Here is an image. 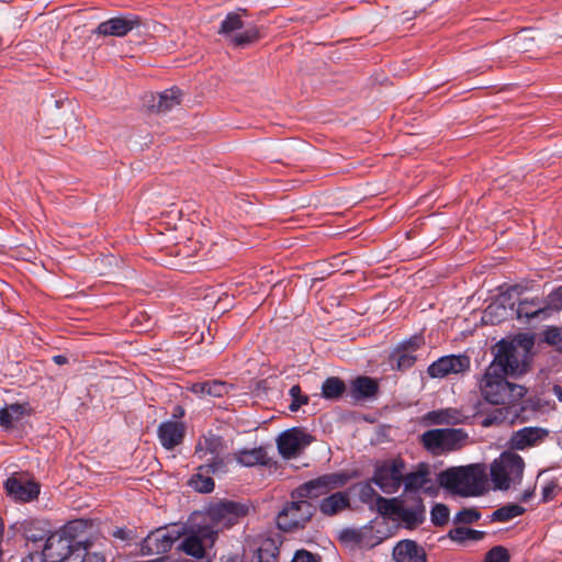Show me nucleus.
<instances>
[{
  "label": "nucleus",
  "mask_w": 562,
  "mask_h": 562,
  "mask_svg": "<svg viewBox=\"0 0 562 562\" xmlns=\"http://www.w3.org/2000/svg\"><path fill=\"white\" fill-rule=\"evenodd\" d=\"M507 375L486 368L477 382L482 398L495 406L510 407L518 404L527 393L524 385L507 381Z\"/></svg>",
  "instance_id": "f257e3e1"
},
{
  "label": "nucleus",
  "mask_w": 562,
  "mask_h": 562,
  "mask_svg": "<svg viewBox=\"0 0 562 562\" xmlns=\"http://www.w3.org/2000/svg\"><path fill=\"white\" fill-rule=\"evenodd\" d=\"M438 483L461 496H477L486 490V473L482 464L449 468L438 474Z\"/></svg>",
  "instance_id": "f03ea898"
},
{
  "label": "nucleus",
  "mask_w": 562,
  "mask_h": 562,
  "mask_svg": "<svg viewBox=\"0 0 562 562\" xmlns=\"http://www.w3.org/2000/svg\"><path fill=\"white\" fill-rule=\"evenodd\" d=\"M86 528L83 520L68 522L60 533H50L40 553L44 562H61L70 557L76 558L80 541L78 533Z\"/></svg>",
  "instance_id": "7ed1b4c3"
},
{
  "label": "nucleus",
  "mask_w": 562,
  "mask_h": 562,
  "mask_svg": "<svg viewBox=\"0 0 562 562\" xmlns=\"http://www.w3.org/2000/svg\"><path fill=\"white\" fill-rule=\"evenodd\" d=\"M376 505L382 516L400 521L408 529L416 528L425 519V505L420 497L404 501L378 496Z\"/></svg>",
  "instance_id": "20e7f679"
},
{
  "label": "nucleus",
  "mask_w": 562,
  "mask_h": 562,
  "mask_svg": "<svg viewBox=\"0 0 562 562\" xmlns=\"http://www.w3.org/2000/svg\"><path fill=\"white\" fill-rule=\"evenodd\" d=\"M494 359L487 368L507 376L521 375L527 371V350L514 342L499 341L493 348Z\"/></svg>",
  "instance_id": "39448f33"
},
{
  "label": "nucleus",
  "mask_w": 562,
  "mask_h": 562,
  "mask_svg": "<svg viewBox=\"0 0 562 562\" xmlns=\"http://www.w3.org/2000/svg\"><path fill=\"white\" fill-rule=\"evenodd\" d=\"M525 469L524 459L512 451L501 454L491 465L492 482L497 490H508L510 485L521 482Z\"/></svg>",
  "instance_id": "423d86ee"
},
{
  "label": "nucleus",
  "mask_w": 562,
  "mask_h": 562,
  "mask_svg": "<svg viewBox=\"0 0 562 562\" xmlns=\"http://www.w3.org/2000/svg\"><path fill=\"white\" fill-rule=\"evenodd\" d=\"M378 526L379 524L372 520L360 528H344L338 533V540L350 550L372 549L386 538L385 532ZM380 526L383 527V522Z\"/></svg>",
  "instance_id": "0eeeda50"
},
{
  "label": "nucleus",
  "mask_w": 562,
  "mask_h": 562,
  "mask_svg": "<svg viewBox=\"0 0 562 562\" xmlns=\"http://www.w3.org/2000/svg\"><path fill=\"white\" fill-rule=\"evenodd\" d=\"M468 440V434L460 428L430 429L422 435L424 447L434 454L461 449Z\"/></svg>",
  "instance_id": "6e6552de"
},
{
  "label": "nucleus",
  "mask_w": 562,
  "mask_h": 562,
  "mask_svg": "<svg viewBox=\"0 0 562 562\" xmlns=\"http://www.w3.org/2000/svg\"><path fill=\"white\" fill-rule=\"evenodd\" d=\"M406 464L402 458H391L378 461L371 481L383 493H396L404 481Z\"/></svg>",
  "instance_id": "1a4fd4ad"
},
{
  "label": "nucleus",
  "mask_w": 562,
  "mask_h": 562,
  "mask_svg": "<svg viewBox=\"0 0 562 562\" xmlns=\"http://www.w3.org/2000/svg\"><path fill=\"white\" fill-rule=\"evenodd\" d=\"M244 21L237 12H229L222 21L218 34L223 35L231 45L235 47H245L257 42L260 38L259 29L251 25L241 32Z\"/></svg>",
  "instance_id": "9d476101"
},
{
  "label": "nucleus",
  "mask_w": 562,
  "mask_h": 562,
  "mask_svg": "<svg viewBox=\"0 0 562 562\" xmlns=\"http://www.w3.org/2000/svg\"><path fill=\"white\" fill-rule=\"evenodd\" d=\"M314 505L303 498H292L277 518L278 527L286 532L303 528L314 515Z\"/></svg>",
  "instance_id": "9b49d317"
},
{
  "label": "nucleus",
  "mask_w": 562,
  "mask_h": 562,
  "mask_svg": "<svg viewBox=\"0 0 562 562\" xmlns=\"http://www.w3.org/2000/svg\"><path fill=\"white\" fill-rule=\"evenodd\" d=\"M347 477L340 473H329L310 480L299 487L292 494V498L313 499L328 494L330 491L345 485Z\"/></svg>",
  "instance_id": "f8f14e48"
},
{
  "label": "nucleus",
  "mask_w": 562,
  "mask_h": 562,
  "mask_svg": "<svg viewBox=\"0 0 562 562\" xmlns=\"http://www.w3.org/2000/svg\"><path fill=\"white\" fill-rule=\"evenodd\" d=\"M246 507L235 502H222L211 506L207 510V517L210 519V530L213 531V536L227 529L235 524L238 519L246 514Z\"/></svg>",
  "instance_id": "ddd939ff"
},
{
  "label": "nucleus",
  "mask_w": 562,
  "mask_h": 562,
  "mask_svg": "<svg viewBox=\"0 0 562 562\" xmlns=\"http://www.w3.org/2000/svg\"><path fill=\"white\" fill-rule=\"evenodd\" d=\"M314 441V437L303 428L293 427L281 432L277 439L278 450L285 459L297 457Z\"/></svg>",
  "instance_id": "4468645a"
},
{
  "label": "nucleus",
  "mask_w": 562,
  "mask_h": 562,
  "mask_svg": "<svg viewBox=\"0 0 562 562\" xmlns=\"http://www.w3.org/2000/svg\"><path fill=\"white\" fill-rule=\"evenodd\" d=\"M180 532L167 527L151 531L140 543L143 555H162L167 553L179 539Z\"/></svg>",
  "instance_id": "2eb2a0df"
},
{
  "label": "nucleus",
  "mask_w": 562,
  "mask_h": 562,
  "mask_svg": "<svg viewBox=\"0 0 562 562\" xmlns=\"http://www.w3.org/2000/svg\"><path fill=\"white\" fill-rule=\"evenodd\" d=\"M222 451V438L215 435L203 436L195 447V456L210 462L207 467L212 472H216L224 468V462L220 458Z\"/></svg>",
  "instance_id": "dca6fc26"
},
{
  "label": "nucleus",
  "mask_w": 562,
  "mask_h": 562,
  "mask_svg": "<svg viewBox=\"0 0 562 562\" xmlns=\"http://www.w3.org/2000/svg\"><path fill=\"white\" fill-rule=\"evenodd\" d=\"M470 368V359L467 356H445L439 358L437 361L432 362L428 369L427 373L431 378H445L449 374H458L465 372Z\"/></svg>",
  "instance_id": "f3484780"
},
{
  "label": "nucleus",
  "mask_w": 562,
  "mask_h": 562,
  "mask_svg": "<svg viewBox=\"0 0 562 562\" xmlns=\"http://www.w3.org/2000/svg\"><path fill=\"white\" fill-rule=\"evenodd\" d=\"M214 540L213 531L203 527L196 532L186 535L179 544V549L188 555L202 559L205 554V542L209 541L213 543Z\"/></svg>",
  "instance_id": "a211bd4d"
},
{
  "label": "nucleus",
  "mask_w": 562,
  "mask_h": 562,
  "mask_svg": "<svg viewBox=\"0 0 562 562\" xmlns=\"http://www.w3.org/2000/svg\"><path fill=\"white\" fill-rule=\"evenodd\" d=\"M139 24L136 15L116 16L99 24L97 32L104 36H125Z\"/></svg>",
  "instance_id": "6ab92c4d"
},
{
  "label": "nucleus",
  "mask_w": 562,
  "mask_h": 562,
  "mask_svg": "<svg viewBox=\"0 0 562 562\" xmlns=\"http://www.w3.org/2000/svg\"><path fill=\"white\" fill-rule=\"evenodd\" d=\"M9 496L21 502H31L40 494L38 484L11 476L4 483Z\"/></svg>",
  "instance_id": "aec40b11"
},
{
  "label": "nucleus",
  "mask_w": 562,
  "mask_h": 562,
  "mask_svg": "<svg viewBox=\"0 0 562 562\" xmlns=\"http://www.w3.org/2000/svg\"><path fill=\"white\" fill-rule=\"evenodd\" d=\"M157 434L162 447L167 450H172L182 443L186 426L183 423L168 420L159 425Z\"/></svg>",
  "instance_id": "412c9836"
},
{
  "label": "nucleus",
  "mask_w": 562,
  "mask_h": 562,
  "mask_svg": "<svg viewBox=\"0 0 562 562\" xmlns=\"http://www.w3.org/2000/svg\"><path fill=\"white\" fill-rule=\"evenodd\" d=\"M393 557L396 562H426L424 549L413 540L400 541L393 550Z\"/></svg>",
  "instance_id": "4be33fe9"
},
{
  "label": "nucleus",
  "mask_w": 562,
  "mask_h": 562,
  "mask_svg": "<svg viewBox=\"0 0 562 562\" xmlns=\"http://www.w3.org/2000/svg\"><path fill=\"white\" fill-rule=\"evenodd\" d=\"M547 435L548 431L546 429L539 427H525L513 435L510 442L514 448L522 450L543 440Z\"/></svg>",
  "instance_id": "5701e85b"
},
{
  "label": "nucleus",
  "mask_w": 562,
  "mask_h": 562,
  "mask_svg": "<svg viewBox=\"0 0 562 562\" xmlns=\"http://www.w3.org/2000/svg\"><path fill=\"white\" fill-rule=\"evenodd\" d=\"M349 507L350 497L347 492L333 493L319 503V510L325 516H335Z\"/></svg>",
  "instance_id": "b1692460"
},
{
  "label": "nucleus",
  "mask_w": 562,
  "mask_h": 562,
  "mask_svg": "<svg viewBox=\"0 0 562 562\" xmlns=\"http://www.w3.org/2000/svg\"><path fill=\"white\" fill-rule=\"evenodd\" d=\"M31 413L32 408L27 402L9 404L0 409V426L7 429L11 428L14 423Z\"/></svg>",
  "instance_id": "393cba45"
},
{
  "label": "nucleus",
  "mask_w": 562,
  "mask_h": 562,
  "mask_svg": "<svg viewBox=\"0 0 562 562\" xmlns=\"http://www.w3.org/2000/svg\"><path fill=\"white\" fill-rule=\"evenodd\" d=\"M21 530L24 538L33 543L46 541L50 530L45 520L26 519L21 524Z\"/></svg>",
  "instance_id": "a878e982"
},
{
  "label": "nucleus",
  "mask_w": 562,
  "mask_h": 562,
  "mask_svg": "<svg viewBox=\"0 0 562 562\" xmlns=\"http://www.w3.org/2000/svg\"><path fill=\"white\" fill-rule=\"evenodd\" d=\"M465 415L458 408H443L428 412L426 419L432 425H458L462 424Z\"/></svg>",
  "instance_id": "bb28decb"
},
{
  "label": "nucleus",
  "mask_w": 562,
  "mask_h": 562,
  "mask_svg": "<svg viewBox=\"0 0 562 562\" xmlns=\"http://www.w3.org/2000/svg\"><path fill=\"white\" fill-rule=\"evenodd\" d=\"M76 560L80 562H106V554L101 543H95L90 540H81L79 548L76 549Z\"/></svg>",
  "instance_id": "cd10ccee"
},
{
  "label": "nucleus",
  "mask_w": 562,
  "mask_h": 562,
  "mask_svg": "<svg viewBox=\"0 0 562 562\" xmlns=\"http://www.w3.org/2000/svg\"><path fill=\"white\" fill-rule=\"evenodd\" d=\"M406 491H418V490H425L427 491L428 484L431 483V480L429 477V468L428 465L422 463L418 465L417 470L414 472H411L408 474L404 473V481Z\"/></svg>",
  "instance_id": "c85d7f7f"
},
{
  "label": "nucleus",
  "mask_w": 562,
  "mask_h": 562,
  "mask_svg": "<svg viewBox=\"0 0 562 562\" xmlns=\"http://www.w3.org/2000/svg\"><path fill=\"white\" fill-rule=\"evenodd\" d=\"M516 313L519 319L544 318L548 316V306L539 299L524 300L519 302Z\"/></svg>",
  "instance_id": "c756f323"
},
{
  "label": "nucleus",
  "mask_w": 562,
  "mask_h": 562,
  "mask_svg": "<svg viewBox=\"0 0 562 562\" xmlns=\"http://www.w3.org/2000/svg\"><path fill=\"white\" fill-rule=\"evenodd\" d=\"M418 346L419 342L417 341V338H415L414 340H409L407 346H404L402 349H397L391 356V361L392 363H395L397 370H406L415 363L416 357L412 352L415 351Z\"/></svg>",
  "instance_id": "7c9ffc66"
},
{
  "label": "nucleus",
  "mask_w": 562,
  "mask_h": 562,
  "mask_svg": "<svg viewBox=\"0 0 562 562\" xmlns=\"http://www.w3.org/2000/svg\"><path fill=\"white\" fill-rule=\"evenodd\" d=\"M251 562H279V547L271 538L261 540L256 549Z\"/></svg>",
  "instance_id": "2f4dec72"
},
{
  "label": "nucleus",
  "mask_w": 562,
  "mask_h": 562,
  "mask_svg": "<svg viewBox=\"0 0 562 562\" xmlns=\"http://www.w3.org/2000/svg\"><path fill=\"white\" fill-rule=\"evenodd\" d=\"M157 103L153 104L158 112H167L180 104L181 91L178 88L167 89L157 95Z\"/></svg>",
  "instance_id": "473e14b6"
},
{
  "label": "nucleus",
  "mask_w": 562,
  "mask_h": 562,
  "mask_svg": "<svg viewBox=\"0 0 562 562\" xmlns=\"http://www.w3.org/2000/svg\"><path fill=\"white\" fill-rule=\"evenodd\" d=\"M378 390L376 381L369 376H359L352 382V393L356 398L374 396Z\"/></svg>",
  "instance_id": "72a5a7b5"
},
{
  "label": "nucleus",
  "mask_w": 562,
  "mask_h": 562,
  "mask_svg": "<svg viewBox=\"0 0 562 562\" xmlns=\"http://www.w3.org/2000/svg\"><path fill=\"white\" fill-rule=\"evenodd\" d=\"M525 513V508L517 504H507L496 510H494L491 515L492 521L506 522L509 521Z\"/></svg>",
  "instance_id": "f704fd0d"
},
{
  "label": "nucleus",
  "mask_w": 562,
  "mask_h": 562,
  "mask_svg": "<svg viewBox=\"0 0 562 562\" xmlns=\"http://www.w3.org/2000/svg\"><path fill=\"white\" fill-rule=\"evenodd\" d=\"M267 459L266 451L262 448L243 450L237 456V461L245 467L265 464Z\"/></svg>",
  "instance_id": "c9c22d12"
},
{
  "label": "nucleus",
  "mask_w": 562,
  "mask_h": 562,
  "mask_svg": "<svg viewBox=\"0 0 562 562\" xmlns=\"http://www.w3.org/2000/svg\"><path fill=\"white\" fill-rule=\"evenodd\" d=\"M345 383L339 378H328L322 385V395L325 398H337L345 392Z\"/></svg>",
  "instance_id": "e433bc0d"
},
{
  "label": "nucleus",
  "mask_w": 562,
  "mask_h": 562,
  "mask_svg": "<svg viewBox=\"0 0 562 562\" xmlns=\"http://www.w3.org/2000/svg\"><path fill=\"white\" fill-rule=\"evenodd\" d=\"M485 532L480 530L470 529L467 527H457L449 531V537L457 542H464L467 540H481Z\"/></svg>",
  "instance_id": "4c0bfd02"
},
{
  "label": "nucleus",
  "mask_w": 562,
  "mask_h": 562,
  "mask_svg": "<svg viewBox=\"0 0 562 562\" xmlns=\"http://www.w3.org/2000/svg\"><path fill=\"white\" fill-rule=\"evenodd\" d=\"M205 396L222 397L228 394L231 386L223 381L212 380L204 381Z\"/></svg>",
  "instance_id": "58836bf2"
},
{
  "label": "nucleus",
  "mask_w": 562,
  "mask_h": 562,
  "mask_svg": "<svg viewBox=\"0 0 562 562\" xmlns=\"http://www.w3.org/2000/svg\"><path fill=\"white\" fill-rule=\"evenodd\" d=\"M435 526H443L449 520V508L443 504H436L430 513Z\"/></svg>",
  "instance_id": "ea45409f"
},
{
  "label": "nucleus",
  "mask_w": 562,
  "mask_h": 562,
  "mask_svg": "<svg viewBox=\"0 0 562 562\" xmlns=\"http://www.w3.org/2000/svg\"><path fill=\"white\" fill-rule=\"evenodd\" d=\"M480 518H481V514L475 508H463L456 515L454 522L456 524H472L474 521H477Z\"/></svg>",
  "instance_id": "a19ab883"
},
{
  "label": "nucleus",
  "mask_w": 562,
  "mask_h": 562,
  "mask_svg": "<svg viewBox=\"0 0 562 562\" xmlns=\"http://www.w3.org/2000/svg\"><path fill=\"white\" fill-rule=\"evenodd\" d=\"M290 395L292 397V403L290 404L289 408L292 412H296L302 405H305L308 402V397L301 394L300 385H293L290 389Z\"/></svg>",
  "instance_id": "79ce46f5"
},
{
  "label": "nucleus",
  "mask_w": 562,
  "mask_h": 562,
  "mask_svg": "<svg viewBox=\"0 0 562 562\" xmlns=\"http://www.w3.org/2000/svg\"><path fill=\"white\" fill-rule=\"evenodd\" d=\"M193 487L202 493L212 492L214 488V481L211 477H203L198 474L191 480Z\"/></svg>",
  "instance_id": "37998d69"
},
{
  "label": "nucleus",
  "mask_w": 562,
  "mask_h": 562,
  "mask_svg": "<svg viewBox=\"0 0 562 562\" xmlns=\"http://www.w3.org/2000/svg\"><path fill=\"white\" fill-rule=\"evenodd\" d=\"M485 562H509V553L504 547H494L487 552Z\"/></svg>",
  "instance_id": "c03bdc74"
},
{
  "label": "nucleus",
  "mask_w": 562,
  "mask_h": 562,
  "mask_svg": "<svg viewBox=\"0 0 562 562\" xmlns=\"http://www.w3.org/2000/svg\"><path fill=\"white\" fill-rule=\"evenodd\" d=\"M291 562H322V557L305 549L297 550Z\"/></svg>",
  "instance_id": "a18cd8bd"
},
{
  "label": "nucleus",
  "mask_w": 562,
  "mask_h": 562,
  "mask_svg": "<svg viewBox=\"0 0 562 562\" xmlns=\"http://www.w3.org/2000/svg\"><path fill=\"white\" fill-rule=\"evenodd\" d=\"M546 306H548V310H562V286H559L550 293Z\"/></svg>",
  "instance_id": "49530a36"
},
{
  "label": "nucleus",
  "mask_w": 562,
  "mask_h": 562,
  "mask_svg": "<svg viewBox=\"0 0 562 562\" xmlns=\"http://www.w3.org/2000/svg\"><path fill=\"white\" fill-rule=\"evenodd\" d=\"M558 485L553 482H550L548 483L543 488H542V499L543 502H548L550 499L553 498L554 496V491L557 490Z\"/></svg>",
  "instance_id": "de8ad7c7"
},
{
  "label": "nucleus",
  "mask_w": 562,
  "mask_h": 562,
  "mask_svg": "<svg viewBox=\"0 0 562 562\" xmlns=\"http://www.w3.org/2000/svg\"><path fill=\"white\" fill-rule=\"evenodd\" d=\"M190 392H192L193 394L200 396V397H205V386H204V382H196V383H193L190 387H189Z\"/></svg>",
  "instance_id": "09e8293b"
},
{
  "label": "nucleus",
  "mask_w": 562,
  "mask_h": 562,
  "mask_svg": "<svg viewBox=\"0 0 562 562\" xmlns=\"http://www.w3.org/2000/svg\"><path fill=\"white\" fill-rule=\"evenodd\" d=\"M498 311L505 312V307L499 304H491L484 313V317L492 316L494 313H497Z\"/></svg>",
  "instance_id": "8fccbe9b"
},
{
  "label": "nucleus",
  "mask_w": 562,
  "mask_h": 562,
  "mask_svg": "<svg viewBox=\"0 0 562 562\" xmlns=\"http://www.w3.org/2000/svg\"><path fill=\"white\" fill-rule=\"evenodd\" d=\"M22 562H44V558L40 555V553L31 552L27 557H25Z\"/></svg>",
  "instance_id": "3c124183"
},
{
  "label": "nucleus",
  "mask_w": 562,
  "mask_h": 562,
  "mask_svg": "<svg viewBox=\"0 0 562 562\" xmlns=\"http://www.w3.org/2000/svg\"><path fill=\"white\" fill-rule=\"evenodd\" d=\"M184 408L180 405H177L175 406L173 408V412H172V417L173 418H182L184 416Z\"/></svg>",
  "instance_id": "603ef678"
},
{
  "label": "nucleus",
  "mask_w": 562,
  "mask_h": 562,
  "mask_svg": "<svg viewBox=\"0 0 562 562\" xmlns=\"http://www.w3.org/2000/svg\"><path fill=\"white\" fill-rule=\"evenodd\" d=\"M553 394L558 397L560 402H562V385L555 384L552 387Z\"/></svg>",
  "instance_id": "864d4df0"
},
{
  "label": "nucleus",
  "mask_w": 562,
  "mask_h": 562,
  "mask_svg": "<svg viewBox=\"0 0 562 562\" xmlns=\"http://www.w3.org/2000/svg\"><path fill=\"white\" fill-rule=\"evenodd\" d=\"M533 496V490L525 491L520 497L522 502H528Z\"/></svg>",
  "instance_id": "5fc2aeb1"
},
{
  "label": "nucleus",
  "mask_w": 562,
  "mask_h": 562,
  "mask_svg": "<svg viewBox=\"0 0 562 562\" xmlns=\"http://www.w3.org/2000/svg\"><path fill=\"white\" fill-rule=\"evenodd\" d=\"M54 362L61 366V364H65L67 362V358L63 355H58V356H55L53 358Z\"/></svg>",
  "instance_id": "6e6d98bb"
},
{
  "label": "nucleus",
  "mask_w": 562,
  "mask_h": 562,
  "mask_svg": "<svg viewBox=\"0 0 562 562\" xmlns=\"http://www.w3.org/2000/svg\"><path fill=\"white\" fill-rule=\"evenodd\" d=\"M372 493H374V491L370 486H366L361 491V498L364 499L366 496H368V495H370Z\"/></svg>",
  "instance_id": "4d7b16f0"
},
{
  "label": "nucleus",
  "mask_w": 562,
  "mask_h": 562,
  "mask_svg": "<svg viewBox=\"0 0 562 562\" xmlns=\"http://www.w3.org/2000/svg\"><path fill=\"white\" fill-rule=\"evenodd\" d=\"M113 536H114L115 538H120V539H125V538H126L125 530H123V529H116V530L113 532Z\"/></svg>",
  "instance_id": "13d9d810"
}]
</instances>
